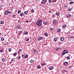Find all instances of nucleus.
Listing matches in <instances>:
<instances>
[{"label":"nucleus","mask_w":74,"mask_h":74,"mask_svg":"<svg viewBox=\"0 0 74 74\" xmlns=\"http://www.w3.org/2000/svg\"><path fill=\"white\" fill-rule=\"evenodd\" d=\"M42 22V20H39L36 23V25H37L38 26H40L42 24L41 23Z\"/></svg>","instance_id":"1"},{"label":"nucleus","mask_w":74,"mask_h":74,"mask_svg":"<svg viewBox=\"0 0 74 74\" xmlns=\"http://www.w3.org/2000/svg\"><path fill=\"white\" fill-rule=\"evenodd\" d=\"M68 53V51L66 50H64L62 53V55H64V54H66V53Z\"/></svg>","instance_id":"2"},{"label":"nucleus","mask_w":74,"mask_h":74,"mask_svg":"<svg viewBox=\"0 0 74 74\" xmlns=\"http://www.w3.org/2000/svg\"><path fill=\"white\" fill-rule=\"evenodd\" d=\"M41 39H43V37H39L38 38V41H40Z\"/></svg>","instance_id":"3"},{"label":"nucleus","mask_w":74,"mask_h":74,"mask_svg":"<svg viewBox=\"0 0 74 74\" xmlns=\"http://www.w3.org/2000/svg\"><path fill=\"white\" fill-rule=\"evenodd\" d=\"M47 2V0H42V3L43 4H45V3H46Z\"/></svg>","instance_id":"4"},{"label":"nucleus","mask_w":74,"mask_h":74,"mask_svg":"<svg viewBox=\"0 0 74 74\" xmlns=\"http://www.w3.org/2000/svg\"><path fill=\"white\" fill-rule=\"evenodd\" d=\"M66 16L67 18H70L71 17V15L70 14H68L66 15Z\"/></svg>","instance_id":"5"},{"label":"nucleus","mask_w":74,"mask_h":74,"mask_svg":"<svg viewBox=\"0 0 74 74\" xmlns=\"http://www.w3.org/2000/svg\"><path fill=\"white\" fill-rule=\"evenodd\" d=\"M5 14L6 15H7L8 14V11L7 10L5 11Z\"/></svg>","instance_id":"6"},{"label":"nucleus","mask_w":74,"mask_h":74,"mask_svg":"<svg viewBox=\"0 0 74 74\" xmlns=\"http://www.w3.org/2000/svg\"><path fill=\"white\" fill-rule=\"evenodd\" d=\"M64 38L63 37H62L60 38V40L61 41H64Z\"/></svg>","instance_id":"7"},{"label":"nucleus","mask_w":74,"mask_h":74,"mask_svg":"<svg viewBox=\"0 0 74 74\" xmlns=\"http://www.w3.org/2000/svg\"><path fill=\"white\" fill-rule=\"evenodd\" d=\"M58 40V38L57 37H55L54 38L53 41H56Z\"/></svg>","instance_id":"8"},{"label":"nucleus","mask_w":74,"mask_h":74,"mask_svg":"<svg viewBox=\"0 0 74 74\" xmlns=\"http://www.w3.org/2000/svg\"><path fill=\"white\" fill-rule=\"evenodd\" d=\"M49 70H53V67L52 66H50L49 68Z\"/></svg>","instance_id":"9"},{"label":"nucleus","mask_w":74,"mask_h":74,"mask_svg":"<svg viewBox=\"0 0 74 74\" xmlns=\"http://www.w3.org/2000/svg\"><path fill=\"white\" fill-rule=\"evenodd\" d=\"M64 64L65 65V66H66V65H67L68 64V63L67 62H65L64 63Z\"/></svg>","instance_id":"10"},{"label":"nucleus","mask_w":74,"mask_h":74,"mask_svg":"<svg viewBox=\"0 0 74 74\" xmlns=\"http://www.w3.org/2000/svg\"><path fill=\"white\" fill-rule=\"evenodd\" d=\"M61 29H60V28H58L57 29V32H59H59H60V30Z\"/></svg>","instance_id":"11"},{"label":"nucleus","mask_w":74,"mask_h":74,"mask_svg":"<svg viewBox=\"0 0 74 74\" xmlns=\"http://www.w3.org/2000/svg\"><path fill=\"white\" fill-rule=\"evenodd\" d=\"M24 13L25 15H27L28 13V12L27 11H25Z\"/></svg>","instance_id":"12"},{"label":"nucleus","mask_w":74,"mask_h":74,"mask_svg":"<svg viewBox=\"0 0 74 74\" xmlns=\"http://www.w3.org/2000/svg\"><path fill=\"white\" fill-rule=\"evenodd\" d=\"M66 27V25H64L62 26V27L63 29H65Z\"/></svg>","instance_id":"13"},{"label":"nucleus","mask_w":74,"mask_h":74,"mask_svg":"<svg viewBox=\"0 0 74 74\" xmlns=\"http://www.w3.org/2000/svg\"><path fill=\"white\" fill-rule=\"evenodd\" d=\"M56 15H57V16H59V15H60V14H59V12H57L56 13Z\"/></svg>","instance_id":"14"},{"label":"nucleus","mask_w":74,"mask_h":74,"mask_svg":"<svg viewBox=\"0 0 74 74\" xmlns=\"http://www.w3.org/2000/svg\"><path fill=\"white\" fill-rule=\"evenodd\" d=\"M24 33L25 35H27V34H28V32H26V31L24 32Z\"/></svg>","instance_id":"15"},{"label":"nucleus","mask_w":74,"mask_h":74,"mask_svg":"<svg viewBox=\"0 0 74 74\" xmlns=\"http://www.w3.org/2000/svg\"><path fill=\"white\" fill-rule=\"evenodd\" d=\"M61 49H62V48L58 47L56 49V50L58 51V50H61Z\"/></svg>","instance_id":"16"},{"label":"nucleus","mask_w":74,"mask_h":74,"mask_svg":"<svg viewBox=\"0 0 74 74\" xmlns=\"http://www.w3.org/2000/svg\"><path fill=\"white\" fill-rule=\"evenodd\" d=\"M73 3H74V2L73 1H71V2H70L69 3V4H70V5H71L72 4H73Z\"/></svg>","instance_id":"17"},{"label":"nucleus","mask_w":74,"mask_h":74,"mask_svg":"<svg viewBox=\"0 0 74 74\" xmlns=\"http://www.w3.org/2000/svg\"><path fill=\"white\" fill-rule=\"evenodd\" d=\"M24 14L23 13H21L20 14V16H23V15Z\"/></svg>","instance_id":"18"},{"label":"nucleus","mask_w":74,"mask_h":74,"mask_svg":"<svg viewBox=\"0 0 74 74\" xmlns=\"http://www.w3.org/2000/svg\"><path fill=\"white\" fill-rule=\"evenodd\" d=\"M45 36L46 37H47L48 36V34H47V33L46 32L45 33Z\"/></svg>","instance_id":"19"},{"label":"nucleus","mask_w":74,"mask_h":74,"mask_svg":"<svg viewBox=\"0 0 74 74\" xmlns=\"http://www.w3.org/2000/svg\"><path fill=\"white\" fill-rule=\"evenodd\" d=\"M56 21L55 20H54L53 21V23L54 24H56Z\"/></svg>","instance_id":"20"},{"label":"nucleus","mask_w":74,"mask_h":74,"mask_svg":"<svg viewBox=\"0 0 74 74\" xmlns=\"http://www.w3.org/2000/svg\"><path fill=\"white\" fill-rule=\"evenodd\" d=\"M37 67L38 69H41V67H40V65H38Z\"/></svg>","instance_id":"21"},{"label":"nucleus","mask_w":74,"mask_h":74,"mask_svg":"<svg viewBox=\"0 0 74 74\" xmlns=\"http://www.w3.org/2000/svg\"><path fill=\"white\" fill-rule=\"evenodd\" d=\"M4 49H2L0 50V52H4Z\"/></svg>","instance_id":"22"},{"label":"nucleus","mask_w":74,"mask_h":74,"mask_svg":"<svg viewBox=\"0 0 74 74\" xmlns=\"http://www.w3.org/2000/svg\"><path fill=\"white\" fill-rule=\"evenodd\" d=\"M5 58H3L2 59V60L3 62H4V61H5Z\"/></svg>","instance_id":"23"},{"label":"nucleus","mask_w":74,"mask_h":74,"mask_svg":"<svg viewBox=\"0 0 74 74\" xmlns=\"http://www.w3.org/2000/svg\"><path fill=\"white\" fill-rule=\"evenodd\" d=\"M44 24L45 25H47V22L45 21L43 22Z\"/></svg>","instance_id":"24"},{"label":"nucleus","mask_w":74,"mask_h":74,"mask_svg":"<svg viewBox=\"0 0 74 74\" xmlns=\"http://www.w3.org/2000/svg\"><path fill=\"white\" fill-rule=\"evenodd\" d=\"M71 10H72V9H71V8H69V9H68V11H71Z\"/></svg>","instance_id":"25"},{"label":"nucleus","mask_w":74,"mask_h":74,"mask_svg":"<svg viewBox=\"0 0 74 74\" xmlns=\"http://www.w3.org/2000/svg\"><path fill=\"white\" fill-rule=\"evenodd\" d=\"M17 27L18 29H19V28L21 27V26L20 25H18L17 26Z\"/></svg>","instance_id":"26"},{"label":"nucleus","mask_w":74,"mask_h":74,"mask_svg":"<svg viewBox=\"0 0 74 74\" xmlns=\"http://www.w3.org/2000/svg\"><path fill=\"white\" fill-rule=\"evenodd\" d=\"M4 23V21H1V24H3Z\"/></svg>","instance_id":"27"},{"label":"nucleus","mask_w":74,"mask_h":74,"mask_svg":"<svg viewBox=\"0 0 74 74\" xmlns=\"http://www.w3.org/2000/svg\"><path fill=\"white\" fill-rule=\"evenodd\" d=\"M28 57V55H27L26 56H25L24 58H27Z\"/></svg>","instance_id":"28"},{"label":"nucleus","mask_w":74,"mask_h":74,"mask_svg":"<svg viewBox=\"0 0 74 74\" xmlns=\"http://www.w3.org/2000/svg\"><path fill=\"white\" fill-rule=\"evenodd\" d=\"M16 59H21V57L20 56H19L18 57L16 58Z\"/></svg>","instance_id":"29"},{"label":"nucleus","mask_w":74,"mask_h":74,"mask_svg":"<svg viewBox=\"0 0 74 74\" xmlns=\"http://www.w3.org/2000/svg\"><path fill=\"white\" fill-rule=\"evenodd\" d=\"M53 29V28H50V30L52 32V30Z\"/></svg>","instance_id":"30"},{"label":"nucleus","mask_w":74,"mask_h":74,"mask_svg":"<svg viewBox=\"0 0 74 74\" xmlns=\"http://www.w3.org/2000/svg\"><path fill=\"white\" fill-rule=\"evenodd\" d=\"M33 62V60H31L30 61V62L31 63H32Z\"/></svg>","instance_id":"31"},{"label":"nucleus","mask_w":74,"mask_h":74,"mask_svg":"<svg viewBox=\"0 0 74 74\" xmlns=\"http://www.w3.org/2000/svg\"><path fill=\"white\" fill-rule=\"evenodd\" d=\"M22 49H19V52H22Z\"/></svg>","instance_id":"32"},{"label":"nucleus","mask_w":74,"mask_h":74,"mask_svg":"<svg viewBox=\"0 0 74 74\" xmlns=\"http://www.w3.org/2000/svg\"><path fill=\"white\" fill-rule=\"evenodd\" d=\"M8 44H9V43L8 42H6L5 44V45H8Z\"/></svg>","instance_id":"33"},{"label":"nucleus","mask_w":74,"mask_h":74,"mask_svg":"<svg viewBox=\"0 0 74 74\" xmlns=\"http://www.w3.org/2000/svg\"><path fill=\"white\" fill-rule=\"evenodd\" d=\"M4 38H1V40H2V41H4Z\"/></svg>","instance_id":"34"},{"label":"nucleus","mask_w":74,"mask_h":74,"mask_svg":"<svg viewBox=\"0 0 74 74\" xmlns=\"http://www.w3.org/2000/svg\"><path fill=\"white\" fill-rule=\"evenodd\" d=\"M14 55L15 56H16V52L14 53Z\"/></svg>","instance_id":"35"},{"label":"nucleus","mask_w":74,"mask_h":74,"mask_svg":"<svg viewBox=\"0 0 74 74\" xmlns=\"http://www.w3.org/2000/svg\"><path fill=\"white\" fill-rule=\"evenodd\" d=\"M31 12H34V10L33 9H32L31 10Z\"/></svg>","instance_id":"36"},{"label":"nucleus","mask_w":74,"mask_h":74,"mask_svg":"<svg viewBox=\"0 0 74 74\" xmlns=\"http://www.w3.org/2000/svg\"><path fill=\"white\" fill-rule=\"evenodd\" d=\"M21 12V10H19L18 11V14H19L20 12Z\"/></svg>","instance_id":"37"},{"label":"nucleus","mask_w":74,"mask_h":74,"mask_svg":"<svg viewBox=\"0 0 74 74\" xmlns=\"http://www.w3.org/2000/svg\"><path fill=\"white\" fill-rule=\"evenodd\" d=\"M25 23H27L29 22V21L27 20H26L25 21Z\"/></svg>","instance_id":"38"},{"label":"nucleus","mask_w":74,"mask_h":74,"mask_svg":"<svg viewBox=\"0 0 74 74\" xmlns=\"http://www.w3.org/2000/svg\"><path fill=\"white\" fill-rule=\"evenodd\" d=\"M34 50H35V51L36 52V53H37V50L34 49Z\"/></svg>","instance_id":"39"},{"label":"nucleus","mask_w":74,"mask_h":74,"mask_svg":"<svg viewBox=\"0 0 74 74\" xmlns=\"http://www.w3.org/2000/svg\"><path fill=\"white\" fill-rule=\"evenodd\" d=\"M67 59L68 60L69 59H70V57H69V56L67 57Z\"/></svg>","instance_id":"40"},{"label":"nucleus","mask_w":74,"mask_h":74,"mask_svg":"<svg viewBox=\"0 0 74 74\" xmlns=\"http://www.w3.org/2000/svg\"><path fill=\"white\" fill-rule=\"evenodd\" d=\"M64 7H66V8H67V7H68V5H64Z\"/></svg>","instance_id":"41"},{"label":"nucleus","mask_w":74,"mask_h":74,"mask_svg":"<svg viewBox=\"0 0 74 74\" xmlns=\"http://www.w3.org/2000/svg\"><path fill=\"white\" fill-rule=\"evenodd\" d=\"M49 3H51L52 2V0H49Z\"/></svg>","instance_id":"42"},{"label":"nucleus","mask_w":74,"mask_h":74,"mask_svg":"<svg viewBox=\"0 0 74 74\" xmlns=\"http://www.w3.org/2000/svg\"><path fill=\"white\" fill-rule=\"evenodd\" d=\"M69 38H70V39L71 38H74V37L71 36L69 37Z\"/></svg>","instance_id":"43"},{"label":"nucleus","mask_w":74,"mask_h":74,"mask_svg":"<svg viewBox=\"0 0 74 74\" xmlns=\"http://www.w3.org/2000/svg\"><path fill=\"white\" fill-rule=\"evenodd\" d=\"M21 33H22V31H20L19 33V34H21Z\"/></svg>","instance_id":"44"},{"label":"nucleus","mask_w":74,"mask_h":74,"mask_svg":"<svg viewBox=\"0 0 74 74\" xmlns=\"http://www.w3.org/2000/svg\"><path fill=\"white\" fill-rule=\"evenodd\" d=\"M45 63L42 64V65L43 66H45Z\"/></svg>","instance_id":"45"},{"label":"nucleus","mask_w":74,"mask_h":74,"mask_svg":"<svg viewBox=\"0 0 74 74\" xmlns=\"http://www.w3.org/2000/svg\"><path fill=\"white\" fill-rule=\"evenodd\" d=\"M9 51H10V52L11 51V48H10L9 49Z\"/></svg>","instance_id":"46"},{"label":"nucleus","mask_w":74,"mask_h":74,"mask_svg":"<svg viewBox=\"0 0 74 74\" xmlns=\"http://www.w3.org/2000/svg\"><path fill=\"white\" fill-rule=\"evenodd\" d=\"M29 41V39L28 38L26 40V41Z\"/></svg>","instance_id":"47"},{"label":"nucleus","mask_w":74,"mask_h":74,"mask_svg":"<svg viewBox=\"0 0 74 74\" xmlns=\"http://www.w3.org/2000/svg\"><path fill=\"white\" fill-rule=\"evenodd\" d=\"M25 56V54H23L22 56V58H24V56Z\"/></svg>","instance_id":"48"},{"label":"nucleus","mask_w":74,"mask_h":74,"mask_svg":"<svg viewBox=\"0 0 74 74\" xmlns=\"http://www.w3.org/2000/svg\"><path fill=\"white\" fill-rule=\"evenodd\" d=\"M58 43L59 44H60V45H61L62 44V43H61L60 42H58Z\"/></svg>","instance_id":"49"},{"label":"nucleus","mask_w":74,"mask_h":74,"mask_svg":"<svg viewBox=\"0 0 74 74\" xmlns=\"http://www.w3.org/2000/svg\"><path fill=\"white\" fill-rule=\"evenodd\" d=\"M33 52L34 53H36V51H35V50H34L33 51Z\"/></svg>","instance_id":"50"},{"label":"nucleus","mask_w":74,"mask_h":74,"mask_svg":"<svg viewBox=\"0 0 74 74\" xmlns=\"http://www.w3.org/2000/svg\"><path fill=\"white\" fill-rule=\"evenodd\" d=\"M15 16V14H14L13 16V17H14V18Z\"/></svg>","instance_id":"51"},{"label":"nucleus","mask_w":74,"mask_h":74,"mask_svg":"<svg viewBox=\"0 0 74 74\" xmlns=\"http://www.w3.org/2000/svg\"><path fill=\"white\" fill-rule=\"evenodd\" d=\"M49 13H51V11L50 10H49Z\"/></svg>","instance_id":"52"},{"label":"nucleus","mask_w":74,"mask_h":74,"mask_svg":"<svg viewBox=\"0 0 74 74\" xmlns=\"http://www.w3.org/2000/svg\"><path fill=\"white\" fill-rule=\"evenodd\" d=\"M52 16H53V18H55V15H53Z\"/></svg>","instance_id":"53"},{"label":"nucleus","mask_w":74,"mask_h":74,"mask_svg":"<svg viewBox=\"0 0 74 74\" xmlns=\"http://www.w3.org/2000/svg\"><path fill=\"white\" fill-rule=\"evenodd\" d=\"M11 60H12V62H13V61H14V60L13 59H11Z\"/></svg>","instance_id":"54"},{"label":"nucleus","mask_w":74,"mask_h":74,"mask_svg":"<svg viewBox=\"0 0 74 74\" xmlns=\"http://www.w3.org/2000/svg\"><path fill=\"white\" fill-rule=\"evenodd\" d=\"M1 7H2L1 5V6L0 5V10H1Z\"/></svg>","instance_id":"55"},{"label":"nucleus","mask_w":74,"mask_h":74,"mask_svg":"<svg viewBox=\"0 0 74 74\" xmlns=\"http://www.w3.org/2000/svg\"><path fill=\"white\" fill-rule=\"evenodd\" d=\"M18 22H20V20H18Z\"/></svg>","instance_id":"56"},{"label":"nucleus","mask_w":74,"mask_h":74,"mask_svg":"<svg viewBox=\"0 0 74 74\" xmlns=\"http://www.w3.org/2000/svg\"><path fill=\"white\" fill-rule=\"evenodd\" d=\"M8 13H9V14H10L11 13V12H10V11H9L8 12Z\"/></svg>","instance_id":"57"},{"label":"nucleus","mask_w":74,"mask_h":74,"mask_svg":"<svg viewBox=\"0 0 74 74\" xmlns=\"http://www.w3.org/2000/svg\"><path fill=\"white\" fill-rule=\"evenodd\" d=\"M0 36H1V34L0 33Z\"/></svg>","instance_id":"58"},{"label":"nucleus","mask_w":74,"mask_h":74,"mask_svg":"<svg viewBox=\"0 0 74 74\" xmlns=\"http://www.w3.org/2000/svg\"><path fill=\"white\" fill-rule=\"evenodd\" d=\"M36 1H38V0H36Z\"/></svg>","instance_id":"59"},{"label":"nucleus","mask_w":74,"mask_h":74,"mask_svg":"<svg viewBox=\"0 0 74 74\" xmlns=\"http://www.w3.org/2000/svg\"><path fill=\"white\" fill-rule=\"evenodd\" d=\"M53 1V3H54V1Z\"/></svg>","instance_id":"60"},{"label":"nucleus","mask_w":74,"mask_h":74,"mask_svg":"<svg viewBox=\"0 0 74 74\" xmlns=\"http://www.w3.org/2000/svg\"><path fill=\"white\" fill-rule=\"evenodd\" d=\"M55 1L56 2V0H55Z\"/></svg>","instance_id":"61"},{"label":"nucleus","mask_w":74,"mask_h":74,"mask_svg":"<svg viewBox=\"0 0 74 74\" xmlns=\"http://www.w3.org/2000/svg\"><path fill=\"white\" fill-rule=\"evenodd\" d=\"M70 0V1H71V0Z\"/></svg>","instance_id":"62"},{"label":"nucleus","mask_w":74,"mask_h":74,"mask_svg":"<svg viewBox=\"0 0 74 74\" xmlns=\"http://www.w3.org/2000/svg\"><path fill=\"white\" fill-rule=\"evenodd\" d=\"M70 69H71V68L70 67Z\"/></svg>","instance_id":"63"},{"label":"nucleus","mask_w":74,"mask_h":74,"mask_svg":"<svg viewBox=\"0 0 74 74\" xmlns=\"http://www.w3.org/2000/svg\"><path fill=\"white\" fill-rule=\"evenodd\" d=\"M47 45V44H46V45Z\"/></svg>","instance_id":"64"}]
</instances>
